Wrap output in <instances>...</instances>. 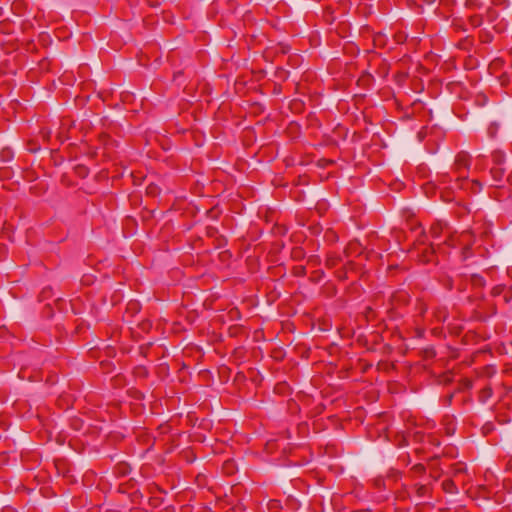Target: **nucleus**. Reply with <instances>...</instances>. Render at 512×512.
Instances as JSON below:
<instances>
[{
	"instance_id": "obj_55",
	"label": "nucleus",
	"mask_w": 512,
	"mask_h": 512,
	"mask_svg": "<svg viewBox=\"0 0 512 512\" xmlns=\"http://www.w3.org/2000/svg\"><path fill=\"white\" fill-rule=\"evenodd\" d=\"M467 387H471V382L467 380Z\"/></svg>"
},
{
	"instance_id": "obj_50",
	"label": "nucleus",
	"mask_w": 512,
	"mask_h": 512,
	"mask_svg": "<svg viewBox=\"0 0 512 512\" xmlns=\"http://www.w3.org/2000/svg\"><path fill=\"white\" fill-rule=\"evenodd\" d=\"M443 177L445 178V179L443 180V182H444V183H445V182H447V178H449V180H451V179H452V177H451L448 173H447V174H444V175H443Z\"/></svg>"
},
{
	"instance_id": "obj_11",
	"label": "nucleus",
	"mask_w": 512,
	"mask_h": 512,
	"mask_svg": "<svg viewBox=\"0 0 512 512\" xmlns=\"http://www.w3.org/2000/svg\"><path fill=\"white\" fill-rule=\"evenodd\" d=\"M341 262V257L336 253H329L326 258V266L333 268Z\"/></svg>"
},
{
	"instance_id": "obj_29",
	"label": "nucleus",
	"mask_w": 512,
	"mask_h": 512,
	"mask_svg": "<svg viewBox=\"0 0 512 512\" xmlns=\"http://www.w3.org/2000/svg\"><path fill=\"white\" fill-rule=\"evenodd\" d=\"M503 297L506 303L512 300V286L506 287V290L503 292Z\"/></svg>"
},
{
	"instance_id": "obj_44",
	"label": "nucleus",
	"mask_w": 512,
	"mask_h": 512,
	"mask_svg": "<svg viewBox=\"0 0 512 512\" xmlns=\"http://www.w3.org/2000/svg\"><path fill=\"white\" fill-rule=\"evenodd\" d=\"M149 347H144V346H141L140 347V353L141 355H143L144 357L147 356V351H148Z\"/></svg>"
},
{
	"instance_id": "obj_3",
	"label": "nucleus",
	"mask_w": 512,
	"mask_h": 512,
	"mask_svg": "<svg viewBox=\"0 0 512 512\" xmlns=\"http://www.w3.org/2000/svg\"><path fill=\"white\" fill-rule=\"evenodd\" d=\"M98 142L103 148V156L111 158L113 149L116 146V141H114L109 134L101 133L98 136Z\"/></svg>"
},
{
	"instance_id": "obj_37",
	"label": "nucleus",
	"mask_w": 512,
	"mask_h": 512,
	"mask_svg": "<svg viewBox=\"0 0 512 512\" xmlns=\"http://www.w3.org/2000/svg\"><path fill=\"white\" fill-rule=\"evenodd\" d=\"M233 462L231 461H226L224 463V466H223V469L227 472V473H232L233 471Z\"/></svg>"
},
{
	"instance_id": "obj_39",
	"label": "nucleus",
	"mask_w": 512,
	"mask_h": 512,
	"mask_svg": "<svg viewBox=\"0 0 512 512\" xmlns=\"http://www.w3.org/2000/svg\"><path fill=\"white\" fill-rule=\"evenodd\" d=\"M453 27L456 29V30H462V31H465V28L463 26L462 23H460L459 21L457 20H454L453 21Z\"/></svg>"
},
{
	"instance_id": "obj_13",
	"label": "nucleus",
	"mask_w": 512,
	"mask_h": 512,
	"mask_svg": "<svg viewBox=\"0 0 512 512\" xmlns=\"http://www.w3.org/2000/svg\"><path fill=\"white\" fill-rule=\"evenodd\" d=\"M130 472V467L127 463L121 462L115 466V473L119 476H126Z\"/></svg>"
},
{
	"instance_id": "obj_17",
	"label": "nucleus",
	"mask_w": 512,
	"mask_h": 512,
	"mask_svg": "<svg viewBox=\"0 0 512 512\" xmlns=\"http://www.w3.org/2000/svg\"><path fill=\"white\" fill-rule=\"evenodd\" d=\"M138 327L142 332L148 333L152 328V322L149 319L142 320Z\"/></svg>"
},
{
	"instance_id": "obj_15",
	"label": "nucleus",
	"mask_w": 512,
	"mask_h": 512,
	"mask_svg": "<svg viewBox=\"0 0 512 512\" xmlns=\"http://www.w3.org/2000/svg\"><path fill=\"white\" fill-rule=\"evenodd\" d=\"M133 374L137 378H146L148 376V370L143 365H138L134 368Z\"/></svg>"
},
{
	"instance_id": "obj_18",
	"label": "nucleus",
	"mask_w": 512,
	"mask_h": 512,
	"mask_svg": "<svg viewBox=\"0 0 512 512\" xmlns=\"http://www.w3.org/2000/svg\"><path fill=\"white\" fill-rule=\"evenodd\" d=\"M292 273L294 276L303 277L306 275V267L302 265L294 266L292 269Z\"/></svg>"
},
{
	"instance_id": "obj_27",
	"label": "nucleus",
	"mask_w": 512,
	"mask_h": 512,
	"mask_svg": "<svg viewBox=\"0 0 512 512\" xmlns=\"http://www.w3.org/2000/svg\"><path fill=\"white\" fill-rule=\"evenodd\" d=\"M479 38H480L481 42L488 43V42H491L492 35L488 32L481 31L479 34Z\"/></svg>"
},
{
	"instance_id": "obj_30",
	"label": "nucleus",
	"mask_w": 512,
	"mask_h": 512,
	"mask_svg": "<svg viewBox=\"0 0 512 512\" xmlns=\"http://www.w3.org/2000/svg\"><path fill=\"white\" fill-rule=\"evenodd\" d=\"M411 471L415 474H423L426 471V468L423 464H416L411 468Z\"/></svg>"
},
{
	"instance_id": "obj_38",
	"label": "nucleus",
	"mask_w": 512,
	"mask_h": 512,
	"mask_svg": "<svg viewBox=\"0 0 512 512\" xmlns=\"http://www.w3.org/2000/svg\"><path fill=\"white\" fill-rule=\"evenodd\" d=\"M453 397H454V393H450L447 396H445V398L443 400L444 404L447 405V406L451 405Z\"/></svg>"
},
{
	"instance_id": "obj_6",
	"label": "nucleus",
	"mask_w": 512,
	"mask_h": 512,
	"mask_svg": "<svg viewBox=\"0 0 512 512\" xmlns=\"http://www.w3.org/2000/svg\"><path fill=\"white\" fill-rule=\"evenodd\" d=\"M73 126V122L68 119V118H64L62 119V122H61V126H60V129H59V132L57 133V140L62 144L64 143L66 140L69 139V136H68V131L69 129Z\"/></svg>"
},
{
	"instance_id": "obj_14",
	"label": "nucleus",
	"mask_w": 512,
	"mask_h": 512,
	"mask_svg": "<svg viewBox=\"0 0 512 512\" xmlns=\"http://www.w3.org/2000/svg\"><path fill=\"white\" fill-rule=\"evenodd\" d=\"M470 281L474 287L482 288L485 286V279L481 275H471Z\"/></svg>"
},
{
	"instance_id": "obj_22",
	"label": "nucleus",
	"mask_w": 512,
	"mask_h": 512,
	"mask_svg": "<svg viewBox=\"0 0 512 512\" xmlns=\"http://www.w3.org/2000/svg\"><path fill=\"white\" fill-rule=\"evenodd\" d=\"M51 130L50 129H47V128H42L40 130V136L42 138V140L45 142V143H49L50 139H51Z\"/></svg>"
},
{
	"instance_id": "obj_52",
	"label": "nucleus",
	"mask_w": 512,
	"mask_h": 512,
	"mask_svg": "<svg viewBox=\"0 0 512 512\" xmlns=\"http://www.w3.org/2000/svg\"><path fill=\"white\" fill-rule=\"evenodd\" d=\"M483 391H484L485 393H489V394L491 393V389H490V388L484 389Z\"/></svg>"
},
{
	"instance_id": "obj_10",
	"label": "nucleus",
	"mask_w": 512,
	"mask_h": 512,
	"mask_svg": "<svg viewBox=\"0 0 512 512\" xmlns=\"http://www.w3.org/2000/svg\"><path fill=\"white\" fill-rule=\"evenodd\" d=\"M433 316L437 322L443 323L448 317L447 309L445 307H437L433 312Z\"/></svg>"
},
{
	"instance_id": "obj_48",
	"label": "nucleus",
	"mask_w": 512,
	"mask_h": 512,
	"mask_svg": "<svg viewBox=\"0 0 512 512\" xmlns=\"http://www.w3.org/2000/svg\"><path fill=\"white\" fill-rule=\"evenodd\" d=\"M450 381H451V378H450L448 375H444V376H443V380H442V382H443V383H445V384H446V383H448V382H450Z\"/></svg>"
},
{
	"instance_id": "obj_56",
	"label": "nucleus",
	"mask_w": 512,
	"mask_h": 512,
	"mask_svg": "<svg viewBox=\"0 0 512 512\" xmlns=\"http://www.w3.org/2000/svg\"><path fill=\"white\" fill-rule=\"evenodd\" d=\"M96 155H97V152H96V151H94V152L92 153V156H96Z\"/></svg>"
},
{
	"instance_id": "obj_43",
	"label": "nucleus",
	"mask_w": 512,
	"mask_h": 512,
	"mask_svg": "<svg viewBox=\"0 0 512 512\" xmlns=\"http://www.w3.org/2000/svg\"><path fill=\"white\" fill-rule=\"evenodd\" d=\"M77 172H78L79 175H82V176L87 174V170H86L85 167H78L77 168Z\"/></svg>"
},
{
	"instance_id": "obj_53",
	"label": "nucleus",
	"mask_w": 512,
	"mask_h": 512,
	"mask_svg": "<svg viewBox=\"0 0 512 512\" xmlns=\"http://www.w3.org/2000/svg\"><path fill=\"white\" fill-rule=\"evenodd\" d=\"M483 391H484L485 393H489V394L491 393V389H490V388L484 389Z\"/></svg>"
},
{
	"instance_id": "obj_26",
	"label": "nucleus",
	"mask_w": 512,
	"mask_h": 512,
	"mask_svg": "<svg viewBox=\"0 0 512 512\" xmlns=\"http://www.w3.org/2000/svg\"><path fill=\"white\" fill-rule=\"evenodd\" d=\"M465 6L468 9H478L481 7V3L479 2V0H466Z\"/></svg>"
},
{
	"instance_id": "obj_49",
	"label": "nucleus",
	"mask_w": 512,
	"mask_h": 512,
	"mask_svg": "<svg viewBox=\"0 0 512 512\" xmlns=\"http://www.w3.org/2000/svg\"><path fill=\"white\" fill-rule=\"evenodd\" d=\"M352 246H353V243H350L348 245V247L345 249V253H346L347 256L349 255V250L352 248Z\"/></svg>"
},
{
	"instance_id": "obj_2",
	"label": "nucleus",
	"mask_w": 512,
	"mask_h": 512,
	"mask_svg": "<svg viewBox=\"0 0 512 512\" xmlns=\"http://www.w3.org/2000/svg\"><path fill=\"white\" fill-rule=\"evenodd\" d=\"M432 485L430 482L427 483H414L408 489V495L411 497L414 495L419 500H426L432 496Z\"/></svg>"
},
{
	"instance_id": "obj_24",
	"label": "nucleus",
	"mask_w": 512,
	"mask_h": 512,
	"mask_svg": "<svg viewBox=\"0 0 512 512\" xmlns=\"http://www.w3.org/2000/svg\"><path fill=\"white\" fill-rule=\"evenodd\" d=\"M373 43H374V46H376V47L384 46V44H385L384 35L381 33L376 34L373 38Z\"/></svg>"
},
{
	"instance_id": "obj_9",
	"label": "nucleus",
	"mask_w": 512,
	"mask_h": 512,
	"mask_svg": "<svg viewBox=\"0 0 512 512\" xmlns=\"http://www.w3.org/2000/svg\"><path fill=\"white\" fill-rule=\"evenodd\" d=\"M446 226L447 225L445 223H442L441 221H437V222L433 223L430 227L431 236L433 238H438L442 234V232H443L444 228H446Z\"/></svg>"
},
{
	"instance_id": "obj_21",
	"label": "nucleus",
	"mask_w": 512,
	"mask_h": 512,
	"mask_svg": "<svg viewBox=\"0 0 512 512\" xmlns=\"http://www.w3.org/2000/svg\"><path fill=\"white\" fill-rule=\"evenodd\" d=\"M27 150L31 153H35L40 150V145L35 140H29L27 142Z\"/></svg>"
},
{
	"instance_id": "obj_1",
	"label": "nucleus",
	"mask_w": 512,
	"mask_h": 512,
	"mask_svg": "<svg viewBox=\"0 0 512 512\" xmlns=\"http://www.w3.org/2000/svg\"><path fill=\"white\" fill-rule=\"evenodd\" d=\"M470 165L471 157L467 152L461 151L456 155L452 166V174L455 176L456 181H467Z\"/></svg>"
},
{
	"instance_id": "obj_45",
	"label": "nucleus",
	"mask_w": 512,
	"mask_h": 512,
	"mask_svg": "<svg viewBox=\"0 0 512 512\" xmlns=\"http://www.w3.org/2000/svg\"><path fill=\"white\" fill-rule=\"evenodd\" d=\"M468 44H471V40L466 38L464 42L461 44V47L466 48Z\"/></svg>"
},
{
	"instance_id": "obj_31",
	"label": "nucleus",
	"mask_w": 512,
	"mask_h": 512,
	"mask_svg": "<svg viewBox=\"0 0 512 512\" xmlns=\"http://www.w3.org/2000/svg\"><path fill=\"white\" fill-rule=\"evenodd\" d=\"M364 315H365L367 321H370L371 319L374 318L375 312L370 306H367L365 308Z\"/></svg>"
},
{
	"instance_id": "obj_34",
	"label": "nucleus",
	"mask_w": 512,
	"mask_h": 512,
	"mask_svg": "<svg viewBox=\"0 0 512 512\" xmlns=\"http://www.w3.org/2000/svg\"><path fill=\"white\" fill-rule=\"evenodd\" d=\"M462 255L464 259L468 258L471 255V246L468 243H466L465 246L463 247Z\"/></svg>"
},
{
	"instance_id": "obj_25",
	"label": "nucleus",
	"mask_w": 512,
	"mask_h": 512,
	"mask_svg": "<svg viewBox=\"0 0 512 512\" xmlns=\"http://www.w3.org/2000/svg\"><path fill=\"white\" fill-rule=\"evenodd\" d=\"M268 509L271 511H277L281 509V502L276 499L270 500L268 503Z\"/></svg>"
},
{
	"instance_id": "obj_35",
	"label": "nucleus",
	"mask_w": 512,
	"mask_h": 512,
	"mask_svg": "<svg viewBox=\"0 0 512 512\" xmlns=\"http://www.w3.org/2000/svg\"><path fill=\"white\" fill-rule=\"evenodd\" d=\"M308 263L313 265H319L321 263V259L317 255H312L308 258Z\"/></svg>"
},
{
	"instance_id": "obj_19",
	"label": "nucleus",
	"mask_w": 512,
	"mask_h": 512,
	"mask_svg": "<svg viewBox=\"0 0 512 512\" xmlns=\"http://www.w3.org/2000/svg\"><path fill=\"white\" fill-rule=\"evenodd\" d=\"M436 356V351L433 347H428L423 350V358L425 360L433 359Z\"/></svg>"
},
{
	"instance_id": "obj_20",
	"label": "nucleus",
	"mask_w": 512,
	"mask_h": 512,
	"mask_svg": "<svg viewBox=\"0 0 512 512\" xmlns=\"http://www.w3.org/2000/svg\"><path fill=\"white\" fill-rule=\"evenodd\" d=\"M506 290V286L505 285H502V284H499V285H496L492 288L491 290V295L493 297H497L501 294H503V292Z\"/></svg>"
},
{
	"instance_id": "obj_33",
	"label": "nucleus",
	"mask_w": 512,
	"mask_h": 512,
	"mask_svg": "<svg viewBox=\"0 0 512 512\" xmlns=\"http://www.w3.org/2000/svg\"><path fill=\"white\" fill-rule=\"evenodd\" d=\"M139 310V303L137 301H131L129 302L127 306V311H133L136 312Z\"/></svg>"
},
{
	"instance_id": "obj_51",
	"label": "nucleus",
	"mask_w": 512,
	"mask_h": 512,
	"mask_svg": "<svg viewBox=\"0 0 512 512\" xmlns=\"http://www.w3.org/2000/svg\"><path fill=\"white\" fill-rule=\"evenodd\" d=\"M507 181L512 185V172L507 177Z\"/></svg>"
},
{
	"instance_id": "obj_42",
	"label": "nucleus",
	"mask_w": 512,
	"mask_h": 512,
	"mask_svg": "<svg viewBox=\"0 0 512 512\" xmlns=\"http://www.w3.org/2000/svg\"><path fill=\"white\" fill-rule=\"evenodd\" d=\"M470 237H471V234L469 232H464L461 234L462 241H466V240L468 241L470 239Z\"/></svg>"
},
{
	"instance_id": "obj_8",
	"label": "nucleus",
	"mask_w": 512,
	"mask_h": 512,
	"mask_svg": "<svg viewBox=\"0 0 512 512\" xmlns=\"http://www.w3.org/2000/svg\"><path fill=\"white\" fill-rule=\"evenodd\" d=\"M457 481L456 479H446L442 482V488L446 493H457Z\"/></svg>"
},
{
	"instance_id": "obj_46",
	"label": "nucleus",
	"mask_w": 512,
	"mask_h": 512,
	"mask_svg": "<svg viewBox=\"0 0 512 512\" xmlns=\"http://www.w3.org/2000/svg\"><path fill=\"white\" fill-rule=\"evenodd\" d=\"M169 426L168 425H161L159 427V429L161 430L162 433H165L167 430H168Z\"/></svg>"
},
{
	"instance_id": "obj_16",
	"label": "nucleus",
	"mask_w": 512,
	"mask_h": 512,
	"mask_svg": "<svg viewBox=\"0 0 512 512\" xmlns=\"http://www.w3.org/2000/svg\"><path fill=\"white\" fill-rule=\"evenodd\" d=\"M468 22L473 28H477L483 23V18L481 15L474 14L468 18Z\"/></svg>"
},
{
	"instance_id": "obj_4",
	"label": "nucleus",
	"mask_w": 512,
	"mask_h": 512,
	"mask_svg": "<svg viewBox=\"0 0 512 512\" xmlns=\"http://www.w3.org/2000/svg\"><path fill=\"white\" fill-rule=\"evenodd\" d=\"M494 160L497 164V166L495 167H492L491 170H490V173H491V176L495 182V186H498V184L503 180V177H504V174H505V169L502 168L500 166L501 164V161H502V155L500 154H495L494 155Z\"/></svg>"
},
{
	"instance_id": "obj_23",
	"label": "nucleus",
	"mask_w": 512,
	"mask_h": 512,
	"mask_svg": "<svg viewBox=\"0 0 512 512\" xmlns=\"http://www.w3.org/2000/svg\"><path fill=\"white\" fill-rule=\"evenodd\" d=\"M325 239L329 242H336L338 240V235L336 234L335 231L329 229L325 232Z\"/></svg>"
},
{
	"instance_id": "obj_32",
	"label": "nucleus",
	"mask_w": 512,
	"mask_h": 512,
	"mask_svg": "<svg viewBox=\"0 0 512 512\" xmlns=\"http://www.w3.org/2000/svg\"><path fill=\"white\" fill-rule=\"evenodd\" d=\"M292 257L294 259H301L304 257V252L302 248H294L292 251Z\"/></svg>"
},
{
	"instance_id": "obj_12",
	"label": "nucleus",
	"mask_w": 512,
	"mask_h": 512,
	"mask_svg": "<svg viewBox=\"0 0 512 512\" xmlns=\"http://www.w3.org/2000/svg\"><path fill=\"white\" fill-rule=\"evenodd\" d=\"M434 247L431 244L429 247H424L422 250V261L423 262H431L433 261V255H434Z\"/></svg>"
},
{
	"instance_id": "obj_36",
	"label": "nucleus",
	"mask_w": 512,
	"mask_h": 512,
	"mask_svg": "<svg viewBox=\"0 0 512 512\" xmlns=\"http://www.w3.org/2000/svg\"><path fill=\"white\" fill-rule=\"evenodd\" d=\"M417 309L419 311V314L422 315L426 312L427 310V307L425 305V303H423L422 301H418L417 302Z\"/></svg>"
},
{
	"instance_id": "obj_7",
	"label": "nucleus",
	"mask_w": 512,
	"mask_h": 512,
	"mask_svg": "<svg viewBox=\"0 0 512 512\" xmlns=\"http://www.w3.org/2000/svg\"><path fill=\"white\" fill-rule=\"evenodd\" d=\"M466 470V465L461 462L455 463L451 467L452 476L458 483H464Z\"/></svg>"
},
{
	"instance_id": "obj_5",
	"label": "nucleus",
	"mask_w": 512,
	"mask_h": 512,
	"mask_svg": "<svg viewBox=\"0 0 512 512\" xmlns=\"http://www.w3.org/2000/svg\"><path fill=\"white\" fill-rule=\"evenodd\" d=\"M409 301H410V295L405 290H398L395 293H393L391 296V305L394 308H397L400 306H405L409 303Z\"/></svg>"
},
{
	"instance_id": "obj_57",
	"label": "nucleus",
	"mask_w": 512,
	"mask_h": 512,
	"mask_svg": "<svg viewBox=\"0 0 512 512\" xmlns=\"http://www.w3.org/2000/svg\"><path fill=\"white\" fill-rule=\"evenodd\" d=\"M510 53L512 54V47H511V49H510Z\"/></svg>"
},
{
	"instance_id": "obj_41",
	"label": "nucleus",
	"mask_w": 512,
	"mask_h": 512,
	"mask_svg": "<svg viewBox=\"0 0 512 512\" xmlns=\"http://www.w3.org/2000/svg\"><path fill=\"white\" fill-rule=\"evenodd\" d=\"M444 285L448 290H451L453 288V280L451 278H447Z\"/></svg>"
},
{
	"instance_id": "obj_54",
	"label": "nucleus",
	"mask_w": 512,
	"mask_h": 512,
	"mask_svg": "<svg viewBox=\"0 0 512 512\" xmlns=\"http://www.w3.org/2000/svg\"><path fill=\"white\" fill-rule=\"evenodd\" d=\"M403 39H404V37L401 35V36H399V38H398V40H397V41H398V42H400V41H402Z\"/></svg>"
},
{
	"instance_id": "obj_47",
	"label": "nucleus",
	"mask_w": 512,
	"mask_h": 512,
	"mask_svg": "<svg viewBox=\"0 0 512 512\" xmlns=\"http://www.w3.org/2000/svg\"><path fill=\"white\" fill-rule=\"evenodd\" d=\"M156 190H157V187H156V186H150V187L148 188V192H149V193H151V194L155 193V192H156Z\"/></svg>"
},
{
	"instance_id": "obj_28",
	"label": "nucleus",
	"mask_w": 512,
	"mask_h": 512,
	"mask_svg": "<svg viewBox=\"0 0 512 512\" xmlns=\"http://www.w3.org/2000/svg\"><path fill=\"white\" fill-rule=\"evenodd\" d=\"M482 189V183L478 180L471 181V190L473 193H477Z\"/></svg>"
},
{
	"instance_id": "obj_40",
	"label": "nucleus",
	"mask_w": 512,
	"mask_h": 512,
	"mask_svg": "<svg viewBox=\"0 0 512 512\" xmlns=\"http://www.w3.org/2000/svg\"><path fill=\"white\" fill-rule=\"evenodd\" d=\"M323 276V271H315L311 276L312 280H318Z\"/></svg>"
}]
</instances>
